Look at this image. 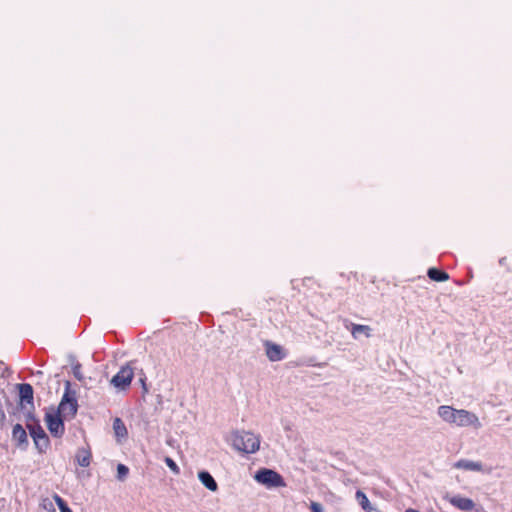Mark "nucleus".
<instances>
[{
    "mask_svg": "<svg viewBox=\"0 0 512 512\" xmlns=\"http://www.w3.org/2000/svg\"><path fill=\"white\" fill-rule=\"evenodd\" d=\"M231 443L237 451L253 454L260 448V437L248 431H235L232 433Z\"/></svg>",
    "mask_w": 512,
    "mask_h": 512,
    "instance_id": "nucleus-1",
    "label": "nucleus"
},
{
    "mask_svg": "<svg viewBox=\"0 0 512 512\" xmlns=\"http://www.w3.org/2000/svg\"><path fill=\"white\" fill-rule=\"evenodd\" d=\"M65 390L58 406V413L65 419H73L78 411L77 392L70 381H65Z\"/></svg>",
    "mask_w": 512,
    "mask_h": 512,
    "instance_id": "nucleus-2",
    "label": "nucleus"
},
{
    "mask_svg": "<svg viewBox=\"0 0 512 512\" xmlns=\"http://www.w3.org/2000/svg\"><path fill=\"white\" fill-rule=\"evenodd\" d=\"M133 378L134 369L130 363H127L112 377L110 383L117 390L125 391L130 387Z\"/></svg>",
    "mask_w": 512,
    "mask_h": 512,
    "instance_id": "nucleus-3",
    "label": "nucleus"
},
{
    "mask_svg": "<svg viewBox=\"0 0 512 512\" xmlns=\"http://www.w3.org/2000/svg\"><path fill=\"white\" fill-rule=\"evenodd\" d=\"M255 480L268 488L272 487H284L286 484L283 477L276 471L262 468L256 475Z\"/></svg>",
    "mask_w": 512,
    "mask_h": 512,
    "instance_id": "nucleus-4",
    "label": "nucleus"
},
{
    "mask_svg": "<svg viewBox=\"0 0 512 512\" xmlns=\"http://www.w3.org/2000/svg\"><path fill=\"white\" fill-rule=\"evenodd\" d=\"M450 424L458 427L471 426L476 429L481 427V423L477 415L465 409H456Z\"/></svg>",
    "mask_w": 512,
    "mask_h": 512,
    "instance_id": "nucleus-5",
    "label": "nucleus"
},
{
    "mask_svg": "<svg viewBox=\"0 0 512 512\" xmlns=\"http://www.w3.org/2000/svg\"><path fill=\"white\" fill-rule=\"evenodd\" d=\"M45 422L49 432L57 438L63 436L65 427L61 415L57 413H46Z\"/></svg>",
    "mask_w": 512,
    "mask_h": 512,
    "instance_id": "nucleus-6",
    "label": "nucleus"
},
{
    "mask_svg": "<svg viewBox=\"0 0 512 512\" xmlns=\"http://www.w3.org/2000/svg\"><path fill=\"white\" fill-rule=\"evenodd\" d=\"M264 346H265L266 356L268 357V359L270 361L276 362V361H280L285 358L286 354L280 345L275 344L271 341H266L264 343Z\"/></svg>",
    "mask_w": 512,
    "mask_h": 512,
    "instance_id": "nucleus-7",
    "label": "nucleus"
},
{
    "mask_svg": "<svg viewBox=\"0 0 512 512\" xmlns=\"http://www.w3.org/2000/svg\"><path fill=\"white\" fill-rule=\"evenodd\" d=\"M30 434L38 448L47 447L49 438L40 425L29 426Z\"/></svg>",
    "mask_w": 512,
    "mask_h": 512,
    "instance_id": "nucleus-8",
    "label": "nucleus"
},
{
    "mask_svg": "<svg viewBox=\"0 0 512 512\" xmlns=\"http://www.w3.org/2000/svg\"><path fill=\"white\" fill-rule=\"evenodd\" d=\"M448 501L452 506L461 511H470L475 507V503L472 499L460 495L452 496L448 498Z\"/></svg>",
    "mask_w": 512,
    "mask_h": 512,
    "instance_id": "nucleus-9",
    "label": "nucleus"
},
{
    "mask_svg": "<svg viewBox=\"0 0 512 512\" xmlns=\"http://www.w3.org/2000/svg\"><path fill=\"white\" fill-rule=\"evenodd\" d=\"M456 469H462L466 471L483 472V465L479 461H471L467 459H460L453 464Z\"/></svg>",
    "mask_w": 512,
    "mask_h": 512,
    "instance_id": "nucleus-10",
    "label": "nucleus"
},
{
    "mask_svg": "<svg viewBox=\"0 0 512 512\" xmlns=\"http://www.w3.org/2000/svg\"><path fill=\"white\" fill-rule=\"evenodd\" d=\"M76 461L81 467H88L92 460V453L89 447L79 448L76 453Z\"/></svg>",
    "mask_w": 512,
    "mask_h": 512,
    "instance_id": "nucleus-11",
    "label": "nucleus"
},
{
    "mask_svg": "<svg viewBox=\"0 0 512 512\" xmlns=\"http://www.w3.org/2000/svg\"><path fill=\"white\" fill-rule=\"evenodd\" d=\"M18 391L21 401L31 403L33 401V388L28 383L18 384Z\"/></svg>",
    "mask_w": 512,
    "mask_h": 512,
    "instance_id": "nucleus-12",
    "label": "nucleus"
},
{
    "mask_svg": "<svg viewBox=\"0 0 512 512\" xmlns=\"http://www.w3.org/2000/svg\"><path fill=\"white\" fill-rule=\"evenodd\" d=\"M12 438L18 443V445L27 443V433L21 424H15L13 426Z\"/></svg>",
    "mask_w": 512,
    "mask_h": 512,
    "instance_id": "nucleus-13",
    "label": "nucleus"
},
{
    "mask_svg": "<svg viewBox=\"0 0 512 512\" xmlns=\"http://www.w3.org/2000/svg\"><path fill=\"white\" fill-rule=\"evenodd\" d=\"M199 479L202 482V484L209 489L210 491H216L218 488V485L214 478L206 471H202L199 473Z\"/></svg>",
    "mask_w": 512,
    "mask_h": 512,
    "instance_id": "nucleus-14",
    "label": "nucleus"
},
{
    "mask_svg": "<svg viewBox=\"0 0 512 512\" xmlns=\"http://www.w3.org/2000/svg\"><path fill=\"white\" fill-rule=\"evenodd\" d=\"M428 277L436 282H444L449 279V274L437 268H430L427 272Z\"/></svg>",
    "mask_w": 512,
    "mask_h": 512,
    "instance_id": "nucleus-15",
    "label": "nucleus"
},
{
    "mask_svg": "<svg viewBox=\"0 0 512 512\" xmlns=\"http://www.w3.org/2000/svg\"><path fill=\"white\" fill-rule=\"evenodd\" d=\"M455 408L451 407V406H448V405H442L438 408V415L439 417L447 422V423H451L452 421V418H453V415H454V412H455Z\"/></svg>",
    "mask_w": 512,
    "mask_h": 512,
    "instance_id": "nucleus-16",
    "label": "nucleus"
},
{
    "mask_svg": "<svg viewBox=\"0 0 512 512\" xmlns=\"http://www.w3.org/2000/svg\"><path fill=\"white\" fill-rule=\"evenodd\" d=\"M350 332L354 338L364 334L367 338L371 336V328L368 325L351 324Z\"/></svg>",
    "mask_w": 512,
    "mask_h": 512,
    "instance_id": "nucleus-17",
    "label": "nucleus"
},
{
    "mask_svg": "<svg viewBox=\"0 0 512 512\" xmlns=\"http://www.w3.org/2000/svg\"><path fill=\"white\" fill-rule=\"evenodd\" d=\"M355 496H356V499H357L359 505L361 506V508L363 510H365L367 512L372 511V506L370 504V501L364 492H362L361 490H357Z\"/></svg>",
    "mask_w": 512,
    "mask_h": 512,
    "instance_id": "nucleus-18",
    "label": "nucleus"
},
{
    "mask_svg": "<svg viewBox=\"0 0 512 512\" xmlns=\"http://www.w3.org/2000/svg\"><path fill=\"white\" fill-rule=\"evenodd\" d=\"M113 427H114L117 435H124L127 433V430L120 418H116L114 420Z\"/></svg>",
    "mask_w": 512,
    "mask_h": 512,
    "instance_id": "nucleus-19",
    "label": "nucleus"
},
{
    "mask_svg": "<svg viewBox=\"0 0 512 512\" xmlns=\"http://www.w3.org/2000/svg\"><path fill=\"white\" fill-rule=\"evenodd\" d=\"M54 500L61 512H72L66 502L58 494L54 495Z\"/></svg>",
    "mask_w": 512,
    "mask_h": 512,
    "instance_id": "nucleus-20",
    "label": "nucleus"
},
{
    "mask_svg": "<svg viewBox=\"0 0 512 512\" xmlns=\"http://www.w3.org/2000/svg\"><path fill=\"white\" fill-rule=\"evenodd\" d=\"M54 500L61 512H72L66 502L58 494L54 495Z\"/></svg>",
    "mask_w": 512,
    "mask_h": 512,
    "instance_id": "nucleus-21",
    "label": "nucleus"
},
{
    "mask_svg": "<svg viewBox=\"0 0 512 512\" xmlns=\"http://www.w3.org/2000/svg\"><path fill=\"white\" fill-rule=\"evenodd\" d=\"M129 473V468L124 464H118L117 466V478L123 481Z\"/></svg>",
    "mask_w": 512,
    "mask_h": 512,
    "instance_id": "nucleus-22",
    "label": "nucleus"
},
{
    "mask_svg": "<svg viewBox=\"0 0 512 512\" xmlns=\"http://www.w3.org/2000/svg\"><path fill=\"white\" fill-rule=\"evenodd\" d=\"M165 463L170 468V470L172 472H174L175 474H179V472H180L179 467L172 458L166 457Z\"/></svg>",
    "mask_w": 512,
    "mask_h": 512,
    "instance_id": "nucleus-23",
    "label": "nucleus"
},
{
    "mask_svg": "<svg viewBox=\"0 0 512 512\" xmlns=\"http://www.w3.org/2000/svg\"><path fill=\"white\" fill-rule=\"evenodd\" d=\"M41 506H42L44 509L54 511L53 503H52L48 498L43 499Z\"/></svg>",
    "mask_w": 512,
    "mask_h": 512,
    "instance_id": "nucleus-24",
    "label": "nucleus"
},
{
    "mask_svg": "<svg viewBox=\"0 0 512 512\" xmlns=\"http://www.w3.org/2000/svg\"><path fill=\"white\" fill-rule=\"evenodd\" d=\"M310 509H311V512H323V508H322L321 504H319L317 502H311Z\"/></svg>",
    "mask_w": 512,
    "mask_h": 512,
    "instance_id": "nucleus-25",
    "label": "nucleus"
},
{
    "mask_svg": "<svg viewBox=\"0 0 512 512\" xmlns=\"http://www.w3.org/2000/svg\"><path fill=\"white\" fill-rule=\"evenodd\" d=\"M140 381H141L144 393H147L148 389H147V386H146V378H141Z\"/></svg>",
    "mask_w": 512,
    "mask_h": 512,
    "instance_id": "nucleus-26",
    "label": "nucleus"
}]
</instances>
